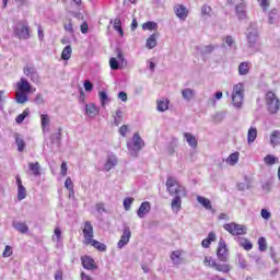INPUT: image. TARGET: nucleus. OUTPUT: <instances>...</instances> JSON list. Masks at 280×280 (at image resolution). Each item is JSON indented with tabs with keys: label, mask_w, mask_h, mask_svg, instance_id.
<instances>
[{
	"label": "nucleus",
	"mask_w": 280,
	"mask_h": 280,
	"mask_svg": "<svg viewBox=\"0 0 280 280\" xmlns=\"http://www.w3.org/2000/svg\"><path fill=\"white\" fill-rule=\"evenodd\" d=\"M217 257L220 261H229V248L224 238H220L219 246L217 249Z\"/></svg>",
	"instance_id": "9"
},
{
	"label": "nucleus",
	"mask_w": 280,
	"mask_h": 280,
	"mask_svg": "<svg viewBox=\"0 0 280 280\" xmlns=\"http://www.w3.org/2000/svg\"><path fill=\"white\" fill-rule=\"evenodd\" d=\"M270 143L272 148H277V145H280V131L275 130L270 135Z\"/></svg>",
	"instance_id": "24"
},
{
	"label": "nucleus",
	"mask_w": 280,
	"mask_h": 280,
	"mask_svg": "<svg viewBox=\"0 0 280 280\" xmlns=\"http://www.w3.org/2000/svg\"><path fill=\"white\" fill-rule=\"evenodd\" d=\"M61 141H62V129H59L57 133L51 135L50 143L57 145V148H60Z\"/></svg>",
	"instance_id": "22"
},
{
	"label": "nucleus",
	"mask_w": 280,
	"mask_h": 280,
	"mask_svg": "<svg viewBox=\"0 0 280 280\" xmlns=\"http://www.w3.org/2000/svg\"><path fill=\"white\" fill-rule=\"evenodd\" d=\"M201 14L203 16H211V7L209 5H202L201 7Z\"/></svg>",
	"instance_id": "56"
},
{
	"label": "nucleus",
	"mask_w": 280,
	"mask_h": 280,
	"mask_svg": "<svg viewBox=\"0 0 280 280\" xmlns=\"http://www.w3.org/2000/svg\"><path fill=\"white\" fill-rule=\"evenodd\" d=\"M235 12L238 21H244L246 19V2L236 4Z\"/></svg>",
	"instance_id": "15"
},
{
	"label": "nucleus",
	"mask_w": 280,
	"mask_h": 280,
	"mask_svg": "<svg viewBox=\"0 0 280 280\" xmlns=\"http://www.w3.org/2000/svg\"><path fill=\"white\" fill-rule=\"evenodd\" d=\"M71 54H73L71 46H66L61 52V60H69L71 58Z\"/></svg>",
	"instance_id": "33"
},
{
	"label": "nucleus",
	"mask_w": 280,
	"mask_h": 280,
	"mask_svg": "<svg viewBox=\"0 0 280 280\" xmlns=\"http://www.w3.org/2000/svg\"><path fill=\"white\" fill-rule=\"evenodd\" d=\"M158 110L159 113H165L170 108V103L164 101H158Z\"/></svg>",
	"instance_id": "43"
},
{
	"label": "nucleus",
	"mask_w": 280,
	"mask_h": 280,
	"mask_svg": "<svg viewBox=\"0 0 280 280\" xmlns=\"http://www.w3.org/2000/svg\"><path fill=\"white\" fill-rule=\"evenodd\" d=\"M83 86L88 93H91V91H93V83H91V81L89 80L84 81Z\"/></svg>",
	"instance_id": "58"
},
{
	"label": "nucleus",
	"mask_w": 280,
	"mask_h": 280,
	"mask_svg": "<svg viewBox=\"0 0 280 280\" xmlns=\"http://www.w3.org/2000/svg\"><path fill=\"white\" fill-rule=\"evenodd\" d=\"M166 191L170 194V196H187V190L185 187H183L178 179L175 177H168L166 179Z\"/></svg>",
	"instance_id": "1"
},
{
	"label": "nucleus",
	"mask_w": 280,
	"mask_h": 280,
	"mask_svg": "<svg viewBox=\"0 0 280 280\" xmlns=\"http://www.w3.org/2000/svg\"><path fill=\"white\" fill-rule=\"evenodd\" d=\"M237 161H240L238 152L231 153L226 159V162L230 163V165H235Z\"/></svg>",
	"instance_id": "37"
},
{
	"label": "nucleus",
	"mask_w": 280,
	"mask_h": 280,
	"mask_svg": "<svg viewBox=\"0 0 280 280\" xmlns=\"http://www.w3.org/2000/svg\"><path fill=\"white\" fill-rule=\"evenodd\" d=\"M12 226L15 231H19V233H27V231H30V228H27L25 222L13 221Z\"/></svg>",
	"instance_id": "21"
},
{
	"label": "nucleus",
	"mask_w": 280,
	"mask_h": 280,
	"mask_svg": "<svg viewBox=\"0 0 280 280\" xmlns=\"http://www.w3.org/2000/svg\"><path fill=\"white\" fill-rule=\"evenodd\" d=\"M86 244H91V246H93L94 248H96V250H100L101 253H105L106 250V244L104 243H100L96 240H91L90 242H88Z\"/></svg>",
	"instance_id": "29"
},
{
	"label": "nucleus",
	"mask_w": 280,
	"mask_h": 280,
	"mask_svg": "<svg viewBox=\"0 0 280 280\" xmlns=\"http://www.w3.org/2000/svg\"><path fill=\"white\" fill-rule=\"evenodd\" d=\"M51 240L52 242L60 243L62 240V230H60V228L55 229V234L52 235Z\"/></svg>",
	"instance_id": "45"
},
{
	"label": "nucleus",
	"mask_w": 280,
	"mask_h": 280,
	"mask_svg": "<svg viewBox=\"0 0 280 280\" xmlns=\"http://www.w3.org/2000/svg\"><path fill=\"white\" fill-rule=\"evenodd\" d=\"M184 137L190 148H198V140L189 132L184 133Z\"/></svg>",
	"instance_id": "26"
},
{
	"label": "nucleus",
	"mask_w": 280,
	"mask_h": 280,
	"mask_svg": "<svg viewBox=\"0 0 280 280\" xmlns=\"http://www.w3.org/2000/svg\"><path fill=\"white\" fill-rule=\"evenodd\" d=\"M260 215H261V218H264V220H270L272 214H270V211L262 209L260 211Z\"/></svg>",
	"instance_id": "59"
},
{
	"label": "nucleus",
	"mask_w": 280,
	"mask_h": 280,
	"mask_svg": "<svg viewBox=\"0 0 280 280\" xmlns=\"http://www.w3.org/2000/svg\"><path fill=\"white\" fill-rule=\"evenodd\" d=\"M65 187L68 189L69 194H73V180H71V177H67Z\"/></svg>",
	"instance_id": "52"
},
{
	"label": "nucleus",
	"mask_w": 280,
	"mask_h": 280,
	"mask_svg": "<svg viewBox=\"0 0 280 280\" xmlns=\"http://www.w3.org/2000/svg\"><path fill=\"white\" fill-rule=\"evenodd\" d=\"M197 201L199 202V205L203 206L205 209H207L208 211H211L213 209V206H211V200L202 196H197Z\"/></svg>",
	"instance_id": "27"
},
{
	"label": "nucleus",
	"mask_w": 280,
	"mask_h": 280,
	"mask_svg": "<svg viewBox=\"0 0 280 280\" xmlns=\"http://www.w3.org/2000/svg\"><path fill=\"white\" fill-rule=\"evenodd\" d=\"M252 182L248 177H245V182H241L236 184L238 191H246V189H250Z\"/></svg>",
	"instance_id": "32"
},
{
	"label": "nucleus",
	"mask_w": 280,
	"mask_h": 280,
	"mask_svg": "<svg viewBox=\"0 0 280 280\" xmlns=\"http://www.w3.org/2000/svg\"><path fill=\"white\" fill-rule=\"evenodd\" d=\"M82 266L85 270H93L95 268V260L89 256H84L81 258Z\"/></svg>",
	"instance_id": "19"
},
{
	"label": "nucleus",
	"mask_w": 280,
	"mask_h": 280,
	"mask_svg": "<svg viewBox=\"0 0 280 280\" xmlns=\"http://www.w3.org/2000/svg\"><path fill=\"white\" fill-rule=\"evenodd\" d=\"M156 38H159V33L152 34L148 39H147V47L148 49H154L156 47Z\"/></svg>",
	"instance_id": "28"
},
{
	"label": "nucleus",
	"mask_w": 280,
	"mask_h": 280,
	"mask_svg": "<svg viewBox=\"0 0 280 280\" xmlns=\"http://www.w3.org/2000/svg\"><path fill=\"white\" fill-rule=\"evenodd\" d=\"M15 144L18 145V151L23 152L25 150V140L19 133L14 135Z\"/></svg>",
	"instance_id": "30"
},
{
	"label": "nucleus",
	"mask_w": 280,
	"mask_h": 280,
	"mask_svg": "<svg viewBox=\"0 0 280 280\" xmlns=\"http://www.w3.org/2000/svg\"><path fill=\"white\" fill-rule=\"evenodd\" d=\"M27 100H28V97H27V94H25V92H21L16 96L18 104H25V102H27Z\"/></svg>",
	"instance_id": "50"
},
{
	"label": "nucleus",
	"mask_w": 280,
	"mask_h": 280,
	"mask_svg": "<svg viewBox=\"0 0 280 280\" xmlns=\"http://www.w3.org/2000/svg\"><path fill=\"white\" fill-rule=\"evenodd\" d=\"M277 161H279V158L275 155L268 154L267 156L264 158V162L266 163V165H275Z\"/></svg>",
	"instance_id": "44"
},
{
	"label": "nucleus",
	"mask_w": 280,
	"mask_h": 280,
	"mask_svg": "<svg viewBox=\"0 0 280 280\" xmlns=\"http://www.w3.org/2000/svg\"><path fill=\"white\" fill-rule=\"evenodd\" d=\"M95 209L97 213H106V208L104 207V203H96Z\"/></svg>",
	"instance_id": "61"
},
{
	"label": "nucleus",
	"mask_w": 280,
	"mask_h": 280,
	"mask_svg": "<svg viewBox=\"0 0 280 280\" xmlns=\"http://www.w3.org/2000/svg\"><path fill=\"white\" fill-rule=\"evenodd\" d=\"M224 117H226V113L219 112L214 115L213 119L219 124L220 121H223Z\"/></svg>",
	"instance_id": "55"
},
{
	"label": "nucleus",
	"mask_w": 280,
	"mask_h": 280,
	"mask_svg": "<svg viewBox=\"0 0 280 280\" xmlns=\"http://www.w3.org/2000/svg\"><path fill=\"white\" fill-rule=\"evenodd\" d=\"M40 119H42V128H43V130H45V128H47V126H49V115L42 114Z\"/></svg>",
	"instance_id": "49"
},
{
	"label": "nucleus",
	"mask_w": 280,
	"mask_h": 280,
	"mask_svg": "<svg viewBox=\"0 0 280 280\" xmlns=\"http://www.w3.org/2000/svg\"><path fill=\"white\" fill-rule=\"evenodd\" d=\"M225 45H228V47H233V45H235V40L233 39V36H226L224 39Z\"/></svg>",
	"instance_id": "60"
},
{
	"label": "nucleus",
	"mask_w": 280,
	"mask_h": 280,
	"mask_svg": "<svg viewBox=\"0 0 280 280\" xmlns=\"http://www.w3.org/2000/svg\"><path fill=\"white\" fill-rule=\"evenodd\" d=\"M27 117H30V108H26L22 114L18 115L15 121L16 124H23Z\"/></svg>",
	"instance_id": "38"
},
{
	"label": "nucleus",
	"mask_w": 280,
	"mask_h": 280,
	"mask_svg": "<svg viewBox=\"0 0 280 280\" xmlns=\"http://www.w3.org/2000/svg\"><path fill=\"white\" fill-rule=\"evenodd\" d=\"M143 145H145V142H143V139H141V136L137 132L133 133L132 141L127 143L131 156H137V152H141Z\"/></svg>",
	"instance_id": "4"
},
{
	"label": "nucleus",
	"mask_w": 280,
	"mask_h": 280,
	"mask_svg": "<svg viewBox=\"0 0 280 280\" xmlns=\"http://www.w3.org/2000/svg\"><path fill=\"white\" fill-rule=\"evenodd\" d=\"M124 119V112L121 109H117L114 116V125L119 126Z\"/></svg>",
	"instance_id": "40"
},
{
	"label": "nucleus",
	"mask_w": 280,
	"mask_h": 280,
	"mask_svg": "<svg viewBox=\"0 0 280 280\" xmlns=\"http://www.w3.org/2000/svg\"><path fill=\"white\" fill-rule=\"evenodd\" d=\"M23 73L24 75H26V78H30V80L33 81L34 84H38V82H40L38 70H36V67H34L33 65H26V67H24L23 69Z\"/></svg>",
	"instance_id": "8"
},
{
	"label": "nucleus",
	"mask_w": 280,
	"mask_h": 280,
	"mask_svg": "<svg viewBox=\"0 0 280 280\" xmlns=\"http://www.w3.org/2000/svg\"><path fill=\"white\" fill-rule=\"evenodd\" d=\"M132 202H135V198L132 197H127L124 199V207L126 211H130V207H132Z\"/></svg>",
	"instance_id": "47"
},
{
	"label": "nucleus",
	"mask_w": 280,
	"mask_h": 280,
	"mask_svg": "<svg viewBox=\"0 0 280 280\" xmlns=\"http://www.w3.org/2000/svg\"><path fill=\"white\" fill-rule=\"evenodd\" d=\"M186 195H177V196H173V200L171 202V208L173 211H175L176 213H178V211H180L182 206H183V200L182 198H185Z\"/></svg>",
	"instance_id": "11"
},
{
	"label": "nucleus",
	"mask_w": 280,
	"mask_h": 280,
	"mask_svg": "<svg viewBox=\"0 0 280 280\" xmlns=\"http://www.w3.org/2000/svg\"><path fill=\"white\" fill-rule=\"evenodd\" d=\"M250 69L248 68V62H241L238 66L240 75H248Z\"/></svg>",
	"instance_id": "35"
},
{
	"label": "nucleus",
	"mask_w": 280,
	"mask_h": 280,
	"mask_svg": "<svg viewBox=\"0 0 280 280\" xmlns=\"http://www.w3.org/2000/svg\"><path fill=\"white\" fill-rule=\"evenodd\" d=\"M27 198V189L25 186L18 187V200H25Z\"/></svg>",
	"instance_id": "39"
},
{
	"label": "nucleus",
	"mask_w": 280,
	"mask_h": 280,
	"mask_svg": "<svg viewBox=\"0 0 280 280\" xmlns=\"http://www.w3.org/2000/svg\"><path fill=\"white\" fill-rule=\"evenodd\" d=\"M212 268H214V270H218V272H224V273L231 270V266L226 264H218L217 261H212Z\"/></svg>",
	"instance_id": "23"
},
{
	"label": "nucleus",
	"mask_w": 280,
	"mask_h": 280,
	"mask_svg": "<svg viewBox=\"0 0 280 280\" xmlns=\"http://www.w3.org/2000/svg\"><path fill=\"white\" fill-rule=\"evenodd\" d=\"M150 209H152L150 203L148 201H143L137 211L138 218H145V215L150 213Z\"/></svg>",
	"instance_id": "16"
},
{
	"label": "nucleus",
	"mask_w": 280,
	"mask_h": 280,
	"mask_svg": "<svg viewBox=\"0 0 280 280\" xmlns=\"http://www.w3.org/2000/svg\"><path fill=\"white\" fill-rule=\"evenodd\" d=\"M18 89L20 93H32V84L25 78H22L20 82H18Z\"/></svg>",
	"instance_id": "12"
},
{
	"label": "nucleus",
	"mask_w": 280,
	"mask_h": 280,
	"mask_svg": "<svg viewBox=\"0 0 280 280\" xmlns=\"http://www.w3.org/2000/svg\"><path fill=\"white\" fill-rule=\"evenodd\" d=\"M13 33L16 38H22L23 40H27V38H30V27H27V22L25 21L18 22L13 28Z\"/></svg>",
	"instance_id": "5"
},
{
	"label": "nucleus",
	"mask_w": 280,
	"mask_h": 280,
	"mask_svg": "<svg viewBox=\"0 0 280 280\" xmlns=\"http://www.w3.org/2000/svg\"><path fill=\"white\" fill-rule=\"evenodd\" d=\"M67 162L61 163V176H67Z\"/></svg>",
	"instance_id": "64"
},
{
	"label": "nucleus",
	"mask_w": 280,
	"mask_h": 280,
	"mask_svg": "<svg viewBox=\"0 0 280 280\" xmlns=\"http://www.w3.org/2000/svg\"><path fill=\"white\" fill-rule=\"evenodd\" d=\"M267 110L270 115H277L280 110V101L275 92L269 91L265 95Z\"/></svg>",
	"instance_id": "2"
},
{
	"label": "nucleus",
	"mask_w": 280,
	"mask_h": 280,
	"mask_svg": "<svg viewBox=\"0 0 280 280\" xmlns=\"http://www.w3.org/2000/svg\"><path fill=\"white\" fill-rule=\"evenodd\" d=\"M45 103V100L43 98V94H37L36 97H35V104H44Z\"/></svg>",
	"instance_id": "63"
},
{
	"label": "nucleus",
	"mask_w": 280,
	"mask_h": 280,
	"mask_svg": "<svg viewBox=\"0 0 280 280\" xmlns=\"http://www.w3.org/2000/svg\"><path fill=\"white\" fill-rule=\"evenodd\" d=\"M257 38H259V32L257 31V24L250 23L247 28L248 47H255V45H257Z\"/></svg>",
	"instance_id": "6"
},
{
	"label": "nucleus",
	"mask_w": 280,
	"mask_h": 280,
	"mask_svg": "<svg viewBox=\"0 0 280 280\" xmlns=\"http://www.w3.org/2000/svg\"><path fill=\"white\" fill-rule=\"evenodd\" d=\"M98 97L101 100L102 106H106V102H108V94L105 91L98 93Z\"/></svg>",
	"instance_id": "51"
},
{
	"label": "nucleus",
	"mask_w": 280,
	"mask_h": 280,
	"mask_svg": "<svg viewBox=\"0 0 280 280\" xmlns=\"http://www.w3.org/2000/svg\"><path fill=\"white\" fill-rule=\"evenodd\" d=\"M85 114L91 118L97 117V115H100V109L93 103L85 104Z\"/></svg>",
	"instance_id": "17"
},
{
	"label": "nucleus",
	"mask_w": 280,
	"mask_h": 280,
	"mask_svg": "<svg viewBox=\"0 0 280 280\" xmlns=\"http://www.w3.org/2000/svg\"><path fill=\"white\" fill-rule=\"evenodd\" d=\"M268 249V243L266 242V237L260 236L258 238V250H260V253H264Z\"/></svg>",
	"instance_id": "36"
},
{
	"label": "nucleus",
	"mask_w": 280,
	"mask_h": 280,
	"mask_svg": "<svg viewBox=\"0 0 280 280\" xmlns=\"http://www.w3.org/2000/svg\"><path fill=\"white\" fill-rule=\"evenodd\" d=\"M255 139H257V128L250 127L247 132V142L255 143Z\"/></svg>",
	"instance_id": "31"
},
{
	"label": "nucleus",
	"mask_w": 280,
	"mask_h": 280,
	"mask_svg": "<svg viewBox=\"0 0 280 280\" xmlns=\"http://www.w3.org/2000/svg\"><path fill=\"white\" fill-rule=\"evenodd\" d=\"M232 104L235 108H242V104H244V84L237 83L234 85Z\"/></svg>",
	"instance_id": "3"
},
{
	"label": "nucleus",
	"mask_w": 280,
	"mask_h": 280,
	"mask_svg": "<svg viewBox=\"0 0 280 280\" xmlns=\"http://www.w3.org/2000/svg\"><path fill=\"white\" fill-rule=\"evenodd\" d=\"M215 47H213V45H207L201 49V54L203 56H207V54H213Z\"/></svg>",
	"instance_id": "54"
},
{
	"label": "nucleus",
	"mask_w": 280,
	"mask_h": 280,
	"mask_svg": "<svg viewBox=\"0 0 280 280\" xmlns=\"http://www.w3.org/2000/svg\"><path fill=\"white\" fill-rule=\"evenodd\" d=\"M83 235L85 237V242H91L93 240V225L91 224V221H85L84 228H83Z\"/></svg>",
	"instance_id": "13"
},
{
	"label": "nucleus",
	"mask_w": 280,
	"mask_h": 280,
	"mask_svg": "<svg viewBox=\"0 0 280 280\" xmlns=\"http://www.w3.org/2000/svg\"><path fill=\"white\" fill-rule=\"evenodd\" d=\"M142 30L152 32L153 30H159V24H156V22H147L142 25Z\"/></svg>",
	"instance_id": "46"
},
{
	"label": "nucleus",
	"mask_w": 280,
	"mask_h": 280,
	"mask_svg": "<svg viewBox=\"0 0 280 280\" xmlns=\"http://www.w3.org/2000/svg\"><path fill=\"white\" fill-rule=\"evenodd\" d=\"M119 135L121 137H126L127 132H128V125H122L119 130H118Z\"/></svg>",
	"instance_id": "62"
},
{
	"label": "nucleus",
	"mask_w": 280,
	"mask_h": 280,
	"mask_svg": "<svg viewBox=\"0 0 280 280\" xmlns=\"http://www.w3.org/2000/svg\"><path fill=\"white\" fill-rule=\"evenodd\" d=\"M182 97L186 102H191V100H194V97H196V91H194L192 89L186 88V89L182 90Z\"/></svg>",
	"instance_id": "20"
},
{
	"label": "nucleus",
	"mask_w": 280,
	"mask_h": 280,
	"mask_svg": "<svg viewBox=\"0 0 280 280\" xmlns=\"http://www.w3.org/2000/svg\"><path fill=\"white\" fill-rule=\"evenodd\" d=\"M171 259L173 264H180V252L175 250L171 254Z\"/></svg>",
	"instance_id": "48"
},
{
	"label": "nucleus",
	"mask_w": 280,
	"mask_h": 280,
	"mask_svg": "<svg viewBox=\"0 0 280 280\" xmlns=\"http://www.w3.org/2000/svg\"><path fill=\"white\" fill-rule=\"evenodd\" d=\"M109 66L113 71H117V69H119V61H117V58L112 57L109 59Z\"/></svg>",
	"instance_id": "53"
},
{
	"label": "nucleus",
	"mask_w": 280,
	"mask_h": 280,
	"mask_svg": "<svg viewBox=\"0 0 280 280\" xmlns=\"http://www.w3.org/2000/svg\"><path fill=\"white\" fill-rule=\"evenodd\" d=\"M217 237L218 236L214 234V232H210L208 237L201 242V246L203 248H209V246H211V242H215Z\"/></svg>",
	"instance_id": "25"
},
{
	"label": "nucleus",
	"mask_w": 280,
	"mask_h": 280,
	"mask_svg": "<svg viewBox=\"0 0 280 280\" xmlns=\"http://www.w3.org/2000/svg\"><path fill=\"white\" fill-rule=\"evenodd\" d=\"M2 257H12V247L10 245H7L4 247V252L2 254Z\"/></svg>",
	"instance_id": "57"
},
{
	"label": "nucleus",
	"mask_w": 280,
	"mask_h": 280,
	"mask_svg": "<svg viewBox=\"0 0 280 280\" xmlns=\"http://www.w3.org/2000/svg\"><path fill=\"white\" fill-rule=\"evenodd\" d=\"M28 170L33 172L34 176H40V164L38 162L30 163Z\"/></svg>",
	"instance_id": "34"
},
{
	"label": "nucleus",
	"mask_w": 280,
	"mask_h": 280,
	"mask_svg": "<svg viewBox=\"0 0 280 280\" xmlns=\"http://www.w3.org/2000/svg\"><path fill=\"white\" fill-rule=\"evenodd\" d=\"M225 231H229L231 235H246V226L237 223H225L223 225Z\"/></svg>",
	"instance_id": "7"
},
{
	"label": "nucleus",
	"mask_w": 280,
	"mask_h": 280,
	"mask_svg": "<svg viewBox=\"0 0 280 280\" xmlns=\"http://www.w3.org/2000/svg\"><path fill=\"white\" fill-rule=\"evenodd\" d=\"M187 8L183 4L175 5V14L180 21H185L187 19Z\"/></svg>",
	"instance_id": "18"
},
{
	"label": "nucleus",
	"mask_w": 280,
	"mask_h": 280,
	"mask_svg": "<svg viewBox=\"0 0 280 280\" xmlns=\"http://www.w3.org/2000/svg\"><path fill=\"white\" fill-rule=\"evenodd\" d=\"M118 160H117V155L115 154H108L107 155V160L105 162V171L106 172H110V170H113V167L117 166Z\"/></svg>",
	"instance_id": "14"
},
{
	"label": "nucleus",
	"mask_w": 280,
	"mask_h": 280,
	"mask_svg": "<svg viewBox=\"0 0 280 280\" xmlns=\"http://www.w3.org/2000/svg\"><path fill=\"white\" fill-rule=\"evenodd\" d=\"M114 30L120 34V36H124V28H121V20L119 18H116L114 20Z\"/></svg>",
	"instance_id": "42"
},
{
	"label": "nucleus",
	"mask_w": 280,
	"mask_h": 280,
	"mask_svg": "<svg viewBox=\"0 0 280 280\" xmlns=\"http://www.w3.org/2000/svg\"><path fill=\"white\" fill-rule=\"evenodd\" d=\"M240 246H242L244 250H253V243H250L248 238H242L240 242Z\"/></svg>",
	"instance_id": "41"
},
{
	"label": "nucleus",
	"mask_w": 280,
	"mask_h": 280,
	"mask_svg": "<svg viewBox=\"0 0 280 280\" xmlns=\"http://www.w3.org/2000/svg\"><path fill=\"white\" fill-rule=\"evenodd\" d=\"M130 237H132V232H130V226L125 225L122 230V235L120 236V240L117 244L118 248H124V246L128 245V242H130Z\"/></svg>",
	"instance_id": "10"
}]
</instances>
